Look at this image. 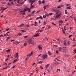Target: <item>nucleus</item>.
Listing matches in <instances>:
<instances>
[{"label": "nucleus", "instance_id": "f257e3e1", "mask_svg": "<svg viewBox=\"0 0 76 76\" xmlns=\"http://www.w3.org/2000/svg\"><path fill=\"white\" fill-rule=\"evenodd\" d=\"M29 8H26V9H25L24 10H23V11H19V12H20V13H22V14H23V15H25V13L24 12H26V11H27V10H29Z\"/></svg>", "mask_w": 76, "mask_h": 76}, {"label": "nucleus", "instance_id": "f03ea898", "mask_svg": "<svg viewBox=\"0 0 76 76\" xmlns=\"http://www.w3.org/2000/svg\"><path fill=\"white\" fill-rule=\"evenodd\" d=\"M53 11L54 12H56V15H57L59 13V10H57V8L56 7H55L53 8Z\"/></svg>", "mask_w": 76, "mask_h": 76}, {"label": "nucleus", "instance_id": "7ed1b4c3", "mask_svg": "<svg viewBox=\"0 0 76 76\" xmlns=\"http://www.w3.org/2000/svg\"><path fill=\"white\" fill-rule=\"evenodd\" d=\"M32 39H30L28 41V44H32L33 45H34V42L32 41Z\"/></svg>", "mask_w": 76, "mask_h": 76}, {"label": "nucleus", "instance_id": "20e7f679", "mask_svg": "<svg viewBox=\"0 0 76 76\" xmlns=\"http://www.w3.org/2000/svg\"><path fill=\"white\" fill-rule=\"evenodd\" d=\"M42 57L43 59H45V58H47L48 57V54L46 53L45 54L43 55Z\"/></svg>", "mask_w": 76, "mask_h": 76}, {"label": "nucleus", "instance_id": "39448f33", "mask_svg": "<svg viewBox=\"0 0 76 76\" xmlns=\"http://www.w3.org/2000/svg\"><path fill=\"white\" fill-rule=\"evenodd\" d=\"M38 48H39V50H42V47L41 46V45H39L38 46Z\"/></svg>", "mask_w": 76, "mask_h": 76}, {"label": "nucleus", "instance_id": "423d86ee", "mask_svg": "<svg viewBox=\"0 0 76 76\" xmlns=\"http://www.w3.org/2000/svg\"><path fill=\"white\" fill-rule=\"evenodd\" d=\"M60 15H61V14H59L58 15H56V18H60Z\"/></svg>", "mask_w": 76, "mask_h": 76}, {"label": "nucleus", "instance_id": "0eeeda50", "mask_svg": "<svg viewBox=\"0 0 76 76\" xmlns=\"http://www.w3.org/2000/svg\"><path fill=\"white\" fill-rule=\"evenodd\" d=\"M9 1V2H11L12 1V2L11 3V4H12V5H13L14 4H13V1L14 0H8Z\"/></svg>", "mask_w": 76, "mask_h": 76}, {"label": "nucleus", "instance_id": "6e6552de", "mask_svg": "<svg viewBox=\"0 0 76 76\" xmlns=\"http://www.w3.org/2000/svg\"><path fill=\"white\" fill-rule=\"evenodd\" d=\"M16 58L18 59L19 58V55H18V53H17L15 54Z\"/></svg>", "mask_w": 76, "mask_h": 76}, {"label": "nucleus", "instance_id": "1a4fd4ad", "mask_svg": "<svg viewBox=\"0 0 76 76\" xmlns=\"http://www.w3.org/2000/svg\"><path fill=\"white\" fill-rule=\"evenodd\" d=\"M38 36H39V34H35L34 36H33L34 37H38Z\"/></svg>", "mask_w": 76, "mask_h": 76}, {"label": "nucleus", "instance_id": "9d476101", "mask_svg": "<svg viewBox=\"0 0 76 76\" xmlns=\"http://www.w3.org/2000/svg\"><path fill=\"white\" fill-rule=\"evenodd\" d=\"M48 7H49V5H46L44 6L43 7V8H44V9L45 10L46 9V8Z\"/></svg>", "mask_w": 76, "mask_h": 76}, {"label": "nucleus", "instance_id": "9b49d317", "mask_svg": "<svg viewBox=\"0 0 76 76\" xmlns=\"http://www.w3.org/2000/svg\"><path fill=\"white\" fill-rule=\"evenodd\" d=\"M48 53L49 56H51V54H52V53L50 51H48Z\"/></svg>", "mask_w": 76, "mask_h": 76}, {"label": "nucleus", "instance_id": "f8f14e48", "mask_svg": "<svg viewBox=\"0 0 76 76\" xmlns=\"http://www.w3.org/2000/svg\"><path fill=\"white\" fill-rule=\"evenodd\" d=\"M24 25H24L23 23H22L19 26H18V27H21L22 28V27H23V26H24Z\"/></svg>", "mask_w": 76, "mask_h": 76}, {"label": "nucleus", "instance_id": "ddd939ff", "mask_svg": "<svg viewBox=\"0 0 76 76\" xmlns=\"http://www.w3.org/2000/svg\"><path fill=\"white\" fill-rule=\"evenodd\" d=\"M49 66H50V64H47L46 65V66H45L46 69H48V67H49Z\"/></svg>", "mask_w": 76, "mask_h": 76}, {"label": "nucleus", "instance_id": "4468645a", "mask_svg": "<svg viewBox=\"0 0 76 76\" xmlns=\"http://www.w3.org/2000/svg\"><path fill=\"white\" fill-rule=\"evenodd\" d=\"M64 45H65V46L67 45V43H66V40L64 41Z\"/></svg>", "mask_w": 76, "mask_h": 76}, {"label": "nucleus", "instance_id": "2eb2a0df", "mask_svg": "<svg viewBox=\"0 0 76 76\" xmlns=\"http://www.w3.org/2000/svg\"><path fill=\"white\" fill-rule=\"evenodd\" d=\"M11 3H9V2H8L7 4V5H8V6H12V5H11Z\"/></svg>", "mask_w": 76, "mask_h": 76}, {"label": "nucleus", "instance_id": "dca6fc26", "mask_svg": "<svg viewBox=\"0 0 76 76\" xmlns=\"http://www.w3.org/2000/svg\"><path fill=\"white\" fill-rule=\"evenodd\" d=\"M71 6H70V7H68L66 8V9L68 10V9H71Z\"/></svg>", "mask_w": 76, "mask_h": 76}, {"label": "nucleus", "instance_id": "f3484780", "mask_svg": "<svg viewBox=\"0 0 76 76\" xmlns=\"http://www.w3.org/2000/svg\"><path fill=\"white\" fill-rule=\"evenodd\" d=\"M10 50H11V49H8V50H7V53H9V52H10Z\"/></svg>", "mask_w": 76, "mask_h": 76}, {"label": "nucleus", "instance_id": "a211bd4d", "mask_svg": "<svg viewBox=\"0 0 76 76\" xmlns=\"http://www.w3.org/2000/svg\"><path fill=\"white\" fill-rule=\"evenodd\" d=\"M39 4H42V3H41V1L39 0Z\"/></svg>", "mask_w": 76, "mask_h": 76}, {"label": "nucleus", "instance_id": "6ab92c4d", "mask_svg": "<svg viewBox=\"0 0 76 76\" xmlns=\"http://www.w3.org/2000/svg\"><path fill=\"white\" fill-rule=\"evenodd\" d=\"M10 28L7 29L6 31H4V32H6V31H8L9 30H10Z\"/></svg>", "mask_w": 76, "mask_h": 76}, {"label": "nucleus", "instance_id": "aec40b11", "mask_svg": "<svg viewBox=\"0 0 76 76\" xmlns=\"http://www.w3.org/2000/svg\"><path fill=\"white\" fill-rule=\"evenodd\" d=\"M43 30H40V31H39V30H38L37 31V32H38V33H37V34H38V33L39 32H43Z\"/></svg>", "mask_w": 76, "mask_h": 76}, {"label": "nucleus", "instance_id": "412c9836", "mask_svg": "<svg viewBox=\"0 0 76 76\" xmlns=\"http://www.w3.org/2000/svg\"><path fill=\"white\" fill-rule=\"evenodd\" d=\"M45 15H46V16H47L48 17V16H49V14H48V13H46L45 14Z\"/></svg>", "mask_w": 76, "mask_h": 76}, {"label": "nucleus", "instance_id": "4be33fe9", "mask_svg": "<svg viewBox=\"0 0 76 76\" xmlns=\"http://www.w3.org/2000/svg\"><path fill=\"white\" fill-rule=\"evenodd\" d=\"M18 61V59H15L14 60L13 63H16V62L17 61Z\"/></svg>", "mask_w": 76, "mask_h": 76}, {"label": "nucleus", "instance_id": "5701e85b", "mask_svg": "<svg viewBox=\"0 0 76 76\" xmlns=\"http://www.w3.org/2000/svg\"><path fill=\"white\" fill-rule=\"evenodd\" d=\"M7 40H9L10 38V37H7Z\"/></svg>", "mask_w": 76, "mask_h": 76}, {"label": "nucleus", "instance_id": "b1692460", "mask_svg": "<svg viewBox=\"0 0 76 76\" xmlns=\"http://www.w3.org/2000/svg\"><path fill=\"white\" fill-rule=\"evenodd\" d=\"M40 17L39 18V19H43V18L40 15Z\"/></svg>", "mask_w": 76, "mask_h": 76}, {"label": "nucleus", "instance_id": "393cba45", "mask_svg": "<svg viewBox=\"0 0 76 76\" xmlns=\"http://www.w3.org/2000/svg\"><path fill=\"white\" fill-rule=\"evenodd\" d=\"M8 67L9 66H8L4 68L3 69V70H4V69H7L8 68Z\"/></svg>", "mask_w": 76, "mask_h": 76}, {"label": "nucleus", "instance_id": "a878e982", "mask_svg": "<svg viewBox=\"0 0 76 76\" xmlns=\"http://www.w3.org/2000/svg\"><path fill=\"white\" fill-rule=\"evenodd\" d=\"M32 0H29V3H32Z\"/></svg>", "mask_w": 76, "mask_h": 76}, {"label": "nucleus", "instance_id": "bb28decb", "mask_svg": "<svg viewBox=\"0 0 76 76\" xmlns=\"http://www.w3.org/2000/svg\"><path fill=\"white\" fill-rule=\"evenodd\" d=\"M56 53H57V54H58L59 52H58V50H57L56 51Z\"/></svg>", "mask_w": 76, "mask_h": 76}, {"label": "nucleus", "instance_id": "cd10ccee", "mask_svg": "<svg viewBox=\"0 0 76 76\" xmlns=\"http://www.w3.org/2000/svg\"><path fill=\"white\" fill-rule=\"evenodd\" d=\"M43 17L44 18H46V15H44L43 16Z\"/></svg>", "mask_w": 76, "mask_h": 76}, {"label": "nucleus", "instance_id": "c85d7f7f", "mask_svg": "<svg viewBox=\"0 0 76 76\" xmlns=\"http://www.w3.org/2000/svg\"><path fill=\"white\" fill-rule=\"evenodd\" d=\"M51 69H48V71L49 73H50V71H51Z\"/></svg>", "mask_w": 76, "mask_h": 76}, {"label": "nucleus", "instance_id": "c756f323", "mask_svg": "<svg viewBox=\"0 0 76 76\" xmlns=\"http://www.w3.org/2000/svg\"><path fill=\"white\" fill-rule=\"evenodd\" d=\"M24 45V46H26L27 45V43L26 42L25 43Z\"/></svg>", "mask_w": 76, "mask_h": 76}, {"label": "nucleus", "instance_id": "7c9ffc66", "mask_svg": "<svg viewBox=\"0 0 76 76\" xmlns=\"http://www.w3.org/2000/svg\"><path fill=\"white\" fill-rule=\"evenodd\" d=\"M67 45H69L70 42H69V41H68L67 42Z\"/></svg>", "mask_w": 76, "mask_h": 76}, {"label": "nucleus", "instance_id": "2f4dec72", "mask_svg": "<svg viewBox=\"0 0 76 76\" xmlns=\"http://www.w3.org/2000/svg\"><path fill=\"white\" fill-rule=\"evenodd\" d=\"M30 25H28L26 26V27H27V28H29V27H30Z\"/></svg>", "mask_w": 76, "mask_h": 76}, {"label": "nucleus", "instance_id": "473e14b6", "mask_svg": "<svg viewBox=\"0 0 76 76\" xmlns=\"http://www.w3.org/2000/svg\"><path fill=\"white\" fill-rule=\"evenodd\" d=\"M45 1H44V0H43L42 1V3H45Z\"/></svg>", "mask_w": 76, "mask_h": 76}, {"label": "nucleus", "instance_id": "72a5a7b5", "mask_svg": "<svg viewBox=\"0 0 76 76\" xmlns=\"http://www.w3.org/2000/svg\"><path fill=\"white\" fill-rule=\"evenodd\" d=\"M71 18H72V19H75V16H74V17H71Z\"/></svg>", "mask_w": 76, "mask_h": 76}, {"label": "nucleus", "instance_id": "f704fd0d", "mask_svg": "<svg viewBox=\"0 0 76 76\" xmlns=\"http://www.w3.org/2000/svg\"><path fill=\"white\" fill-rule=\"evenodd\" d=\"M36 12V10H34L33 12H32V14H34V13H35V12Z\"/></svg>", "mask_w": 76, "mask_h": 76}, {"label": "nucleus", "instance_id": "c9c22d12", "mask_svg": "<svg viewBox=\"0 0 76 76\" xmlns=\"http://www.w3.org/2000/svg\"><path fill=\"white\" fill-rule=\"evenodd\" d=\"M42 63V62L41 61H40L39 62L37 63V64H39V63Z\"/></svg>", "mask_w": 76, "mask_h": 76}, {"label": "nucleus", "instance_id": "e433bc0d", "mask_svg": "<svg viewBox=\"0 0 76 76\" xmlns=\"http://www.w3.org/2000/svg\"><path fill=\"white\" fill-rule=\"evenodd\" d=\"M6 9V8H4V9L3 10V12H4Z\"/></svg>", "mask_w": 76, "mask_h": 76}, {"label": "nucleus", "instance_id": "4c0bfd02", "mask_svg": "<svg viewBox=\"0 0 76 76\" xmlns=\"http://www.w3.org/2000/svg\"><path fill=\"white\" fill-rule=\"evenodd\" d=\"M46 24L47 23H46V22H45V21L44 22V25H46Z\"/></svg>", "mask_w": 76, "mask_h": 76}, {"label": "nucleus", "instance_id": "58836bf2", "mask_svg": "<svg viewBox=\"0 0 76 76\" xmlns=\"http://www.w3.org/2000/svg\"><path fill=\"white\" fill-rule=\"evenodd\" d=\"M36 0H33L32 3H35Z\"/></svg>", "mask_w": 76, "mask_h": 76}, {"label": "nucleus", "instance_id": "ea45409f", "mask_svg": "<svg viewBox=\"0 0 76 76\" xmlns=\"http://www.w3.org/2000/svg\"><path fill=\"white\" fill-rule=\"evenodd\" d=\"M19 43H20V42H17L16 43H15V44H19Z\"/></svg>", "mask_w": 76, "mask_h": 76}, {"label": "nucleus", "instance_id": "a19ab883", "mask_svg": "<svg viewBox=\"0 0 76 76\" xmlns=\"http://www.w3.org/2000/svg\"><path fill=\"white\" fill-rule=\"evenodd\" d=\"M60 7H61L60 6H59L58 7H57L58 9H59V8H60Z\"/></svg>", "mask_w": 76, "mask_h": 76}, {"label": "nucleus", "instance_id": "79ce46f5", "mask_svg": "<svg viewBox=\"0 0 76 76\" xmlns=\"http://www.w3.org/2000/svg\"><path fill=\"white\" fill-rule=\"evenodd\" d=\"M35 24H37V26H38V23H37V22H35Z\"/></svg>", "mask_w": 76, "mask_h": 76}, {"label": "nucleus", "instance_id": "37998d69", "mask_svg": "<svg viewBox=\"0 0 76 76\" xmlns=\"http://www.w3.org/2000/svg\"><path fill=\"white\" fill-rule=\"evenodd\" d=\"M49 15H53V13H50L49 14Z\"/></svg>", "mask_w": 76, "mask_h": 76}, {"label": "nucleus", "instance_id": "c03bdc74", "mask_svg": "<svg viewBox=\"0 0 76 76\" xmlns=\"http://www.w3.org/2000/svg\"><path fill=\"white\" fill-rule=\"evenodd\" d=\"M62 48H62V47H59V49L60 50H61V49H62Z\"/></svg>", "mask_w": 76, "mask_h": 76}, {"label": "nucleus", "instance_id": "a18cd8bd", "mask_svg": "<svg viewBox=\"0 0 76 76\" xmlns=\"http://www.w3.org/2000/svg\"><path fill=\"white\" fill-rule=\"evenodd\" d=\"M28 12L29 13V12H30V11H31V9H29L28 10Z\"/></svg>", "mask_w": 76, "mask_h": 76}, {"label": "nucleus", "instance_id": "49530a36", "mask_svg": "<svg viewBox=\"0 0 76 76\" xmlns=\"http://www.w3.org/2000/svg\"><path fill=\"white\" fill-rule=\"evenodd\" d=\"M72 35H70L69 36V38H70L71 37H72Z\"/></svg>", "mask_w": 76, "mask_h": 76}, {"label": "nucleus", "instance_id": "de8ad7c7", "mask_svg": "<svg viewBox=\"0 0 76 76\" xmlns=\"http://www.w3.org/2000/svg\"><path fill=\"white\" fill-rule=\"evenodd\" d=\"M18 35H19V36H21V33H19L18 34Z\"/></svg>", "mask_w": 76, "mask_h": 76}, {"label": "nucleus", "instance_id": "09e8293b", "mask_svg": "<svg viewBox=\"0 0 76 76\" xmlns=\"http://www.w3.org/2000/svg\"><path fill=\"white\" fill-rule=\"evenodd\" d=\"M40 68L41 69H44V68L42 67L41 66H40Z\"/></svg>", "mask_w": 76, "mask_h": 76}, {"label": "nucleus", "instance_id": "8fccbe9b", "mask_svg": "<svg viewBox=\"0 0 76 76\" xmlns=\"http://www.w3.org/2000/svg\"><path fill=\"white\" fill-rule=\"evenodd\" d=\"M31 55H32V54H33V52H31Z\"/></svg>", "mask_w": 76, "mask_h": 76}, {"label": "nucleus", "instance_id": "3c124183", "mask_svg": "<svg viewBox=\"0 0 76 76\" xmlns=\"http://www.w3.org/2000/svg\"><path fill=\"white\" fill-rule=\"evenodd\" d=\"M39 12L37 11V12H36L35 13V14H37V13H39Z\"/></svg>", "mask_w": 76, "mask_h": 76}, {"label": "nucleus", "instance_id": "603ef678", "mask_svg": "<svg viewBox=\"0 0 76 76\" xmlns=\"http://www.w3.org/2000/svg\"><path fill=\"white\" fill-rule=\"evenodd\" d=\"M23 37L24 38H26L28 37V36H24Z\"/></svg>", "mask_w": 76, "mask_h": 76}, {"label": "nucleus", "instance_id": "864d4df0", "mask_svg": "<svg viewBox=\"0 0 76 76\" xmlns=\"http://www.w3.org/2000/svg\"><path fill=\"white\" fill-rule=\"evenodd\" d=\"M4 9V7H1V10H2V11H3V10Z\"/></svg>", "mask_w": 76, "mask_h": 76}, {"label": "nucleus", "instance_id": "5fc2aeb1", "mask_svg": "<svg viewBox=\"0 0 76 76\" xmlns=\"http://www.w3.org/2000/svg\"><path fill=\"white\" fill-rule=\"evenodd\" d=\"M52 23L53 25H55L56 26V24H54V23Z\"/></svg>", "mask_w": 76, "mask_h": 76}, {"label": "nucleus", "instance_id": "6e6d98bb", "mask_svg": "<svg viewBox=\"0 0 76 76\" xmlns=\"http://www.w3.org/2000/svg\"><path fill=\"white\" fill-rule=\"evenodd\" d=\"M66 6H70V4H68L66 5Z\"/></svg>", "mask_w": 76, "mask_h": 76}, {"label": "nucleus", "instance_id": "4d7b16f0", "mask_svg": "<svg viewBox=\"0 0 76 76\" xmlns=\"http://www.w3.org/2000/svg\"><path fill=\"white\" fill-rule=\"evenodd\" d=\"M60 6L61 7H63V6H64L63 5H60Z\"/></svg>", "mask_w": 76, "mask_h": 76}, {"label": "nucleus", "instance_id": "13d9d810", "mask_svg": "<svg viewBox=\"0 0 76 76\" xmlns=\"http://www.w3.org/2000/svg\"><path fill=\"white\" fill-rule=\"evenodd\" d=\"M32 4H33V2L31 3V6H32Z\"/></svg>", "mask_w": 76, "mask_h": 76}, {"label": "nucleus", "instance_id": "bf43d9fd", "mask_svg": "<svg viewBox=\"0 0 76 76\" xmlns=\"http://www.w3.org/2000/svg\"><path fill=\"white\" fill-rule=\"evenodd\" d=\"M64 69H65V70L66 69V67L64 66Z\"/></svg>", "mask_w": 76, "mask_h": 76}, {"label": "nucleus", "instance_id": "052dcab7", "mask_svg": "<svg viewBox=\"0 0 76 76\" xmlns=\"http://www.w3.org/2000/svg\"><path fill=\"white\" fill-rule=\"evenodd\" d=\"M61 23V21H59L58 22V23Z\"/></svg>", "mask_w": 76, "mask_h": 76}, {"label": "nucleus", "instance_id": "680f3d73", "mask_svg": "<svg viewBox=\"0 0 76 76\" xmlns=\"http://www.w3.org/2000/svg\"><path fill=\"white\" fill-rule=\"evenodd\" d=\"M61 23H63V21L62 20L61 21Z\"/></svg>", "mask_w": 76, "mask_h": 76}, {"label": "nucleus", "instance_id": "e2e57ef3", "mask_svg": "<svg viewBox=\"0 0 76 76\" xmlns=\"http://www.w3.org/2000/svg\"><path fill=\"white\" fill-rule=\"evenodd\" d=\"M28 56H29V57H31V54H28Z\"/></svg>", "mask_w": 76, "mask_h": 76}, {"label": "nucleus", "instance_id": "0e129e2a", "mask_svg": "<svg viewBox=\"0 0 76 76\" xmlns=\"http://www.w3.org/2000/svg\"><path fill=\"white\" fill-rule=\"evenodd\" d=\"M72 27H70V28H69V29H70V30H72Z\"/></svg>", "mask_w": 76, "mask_h": 76}, {"label": "nucleus", "instance_id": "69168bd1", "mask_svg": "<svg viewBox=\"0 0 76 76\" xmlns=\"http://www.w3.org/2000/svg\"><path fill=\"white\" fill-rule=\"evenodd\" d=\"M31 8H33V7H34V6H31Z\"/></svg>", "mask_w": 76, "mask_h": 76}, {"label": "nucleus", "instance_id": "338daca9", "mask_svg": "<svg viewBox=\"0 0 76 76\" xmlns=\"http://www.w3.org/2000/svg\"><path fill=\"white\" fill-rule=\"evenodd\" d=\"M57 70H59V71H60V69H57Z\"/></svg>", "mask_w": 76, "mask_h": 76}, {"label": "nucleus", "instance_id": "774afa93", "mask_svg": "<svg viewBox=\"0 0 76 76\" xmlns=\"http://www.w3.org/2000/svg\"><path fill=\"white\" fill-rule=\"evenodd\" d=\"M10 35H8L7 34V37L9 36H10Z\"/></svg>", "mask_w": 76, "mask_h": 76}]
</instances>
